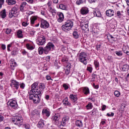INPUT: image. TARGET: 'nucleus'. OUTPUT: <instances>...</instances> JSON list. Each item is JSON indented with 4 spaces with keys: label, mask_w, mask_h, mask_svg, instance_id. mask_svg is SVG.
I'll return each mask as SVG.
<instances>
[{
    "label": "nucleus",
    "mask_w": 129,
    "mask_h": 129,
    "mask_svg": "<svg viewBox=\"0 0 129 129\" xmlns=\"http://www.w3.org/2000/svg\"><path fill=\"white\" fill-rule=\"evenodd\" d=\"M69 73H70V68H69L66 69L65 74H66V75H69Z\"/></svg>",
    "instance_id": "nucleus-37"
},
{
    "label": "nucleus",
    "mask_w": 129,
    "mask_h": 129,
    "mask_svg": "<svg viewBox=\"0 0 129 129\" xmlns=\"http://www.w3.org/2000/svg\"><path fill=\"white\" fill-rule=\"evenodd\" d=\"M114 115V113H111V114H109V113H107V116H113Z\"/></svg>",
    "instance_id": "nucleus-52"
},
{
    "label": "nucleus",
    "mask_w": 129,
    "mask_h": 129,
    "mask_svg": "<svg viewBox=\"0 0 129 129\" xmlns=\"http://www.w3.org/2000/svg\"><path fill=\"white\" fill-rule=\"evenodd\" d=\"M4 4H5V0H0V9H2V7Z\"/></svg>",
    "instance_id": "nucleus-43"
},
{
    "label": "nucleus",
    "mask_w": 129,
    "mask_h": 129,
    "mask_svg": "<svg viewBox=\"0 0 129 129\" xmlns=\"http://www.w3.org/2000/svg\"><path fill=\"white\" fill-rule=\"evenodd\" d=\"M106 15L107 17H113L114 16V10L111 9L106 10Z\"/></svg>",
    "instance_id": "nucleus-10"
},
{
    "label": "nucleus",
    "mask_w": 129,
    "mask_h": 129,
    "mask_svg": "<svg viewBox=\"0 0 129 129\" xmlns=\"http://www.w3.org/2000/svg\"><path fill=\"white\" fill-rule=\"evenodd\" d=\"M12 87H14L16 89H19V82L16 81L15 80H12L11 84Z\"/></svg>",
    "instance_id": "nucleus-11"
},
{
    "label": "nucleus",
    "mask_w": 129,
    "mask_h": 129,
    "mask_svg": "<svg viewBox=\"0 0 129 129\" xmlns=\"http://www.w3.org/2000/svg\"><path fill=\"white\" fill-rule=\"evenodd\" d=\"M20 10L21 12H25L26 11V9L24 7H22L21 6L20 7Z\"/></svg>",
    "instance_id": "nucleus-51"
},
{
    "label": "nucleus",
    "mask_w": 129,
    "mask_h": 129,
    "mask_svg": "<svg viewBox=\"0 0 129 129\" xmlns=\"http://www.w3.org/2000/svg\"><path fill=\"white\" fill-rule=\"evenodd\" d=\"M45 125V124L44 123V121H40L38 122V123L37 124L38 127H43Z\"/></svg>",
    "instance_id": "nucleus-28"
},
{
    "label": "nucleus",
    "mask_w": 129,
    "mask_h": 129,
    "mask_svg": "<svg viewBox=\"0 0 129 129\" xmlns=\"http://www.w3.org/2000/svg\"><path fill=\"white\" fill-rule=\"evenodd\" d=\"M115 53L117 56H122V52H121L120 51H116Z\"/></svg>",
    "instance_id": "nucleus-34"
},
{
    "label": "nucleus",
    "mask_w": 129,
    "mask_h": 129,
    "mask_svg": "<svg viewBox=\"0 0 129 129\" xmlns=\"http://www.w3.org/2000/svg\"><path fill=\"white\" fill-rule=\"evenodd\" d=\"M2 48L3 50H6V45L2 44Z\"/></svg>",
    "instance_id": "nucleus-62"
},
{
    "label": "nucleus",
    "mask_w": 129,
    "mask_h": 129,
    "mask_svg": "<svg viewBox=\"0 0 129 129\" xmlns=\"http://www.w3.org/2000/svg\"><path fill=\"white\" fill-rule=\"evenodd\" d=\"M50 58H51V57H50V56H46V60H47V61H49Z\"/></svg>",
    "instance_id": "nucleus-63"
},
{
    "label": "nucleus",
    "mask_w": 129,
    "mask_h": 129,
    "mask_svg": "<svg viewBox=\"0 0 129 129\" xmlns=\"http://www.w3.org/2000/svg\"><path fill=\"white\" fill-rule=\"evenodd\" d=\"M41 14L42 16H46V14H45V11H43V10H41Z\"/></svg>",
    "instance_id": "nucleus-59"
},
{
    "label": "nucleus",
    "mask_w": 129,
    "mask_h": 129,
    "mask_svg": "<svg viewBox=\"0 0 129 129\" xmlns=\"http://www.w3.org/2000/svg\"><path fill=\"white\" fill-rule=\"evenodd\" d=\"M70 97L72 101L75 102L77 100V96H76V95H71L70 96Z\"/></svg>",
    "instance_id": "nucleus-25"
},
{
    "label": "nucleus",
    "mask_w": 129,
    "mask_h": 129,
    "mask_svg": "<svg viewBox=\"0 0 129 129\" xmlns=\"http://www.w3.org/2000/svg\"><path fill=\"white\" fill-rule=\"evenodd\" d=\"M7 3L9 6H13V5H16V2L15 0H7Z\"/></svg>",
    "instance_id": "nucleus-22"
},
{
    "label": "nucleus",
    "mask_w": 129,
    "mask_h": 129,
    "mask_svg": "<svg viewBox=\"0 0 129 129\" xmlns=\"http://www.w3.org/2000/svg\"><path fill=\"white\" fill-rule=\"evenodd\" d=\"M10 105L11 107H12V108H17V107H18V104L17 103V101L14 100L11 101L10 103Z\"/></svg>",
    "instance_id": "nucleus-15"
},
{
    "label": "nucleus",
    "mask_w": 129,
    "mask_h": 129,
    "mask_svg": "<svg viewBox=\"0 0 129 129\" xmlns=\"http://www.w3.org/2000/svg\"><path fill=\"white\" fill-rule=\"evenodd\" d=\"M12 32V30L11 29L7 28L6 29V34L8 35L11 34V32Z\"/></svg>",
    "instance_id": "nucleus-42"
},
{
    "label": "nucleus",
    "mask_w": 129,
    "mask_h": 129,
    "mask_svg": "<svg viewBox=\"0 0 129 129\" xmlns=\"http://www.w3.org/2000/svg\"><path fill=\"white\" fill-rule=\"evenodd\" d=\"M45 43H46V37L43 35H41L37 38V45H39V46H43V45H45Z\"/></svg>",
    "instance_id": "nucleus-7"
},
{
    "label": "nucleus",
    "mask_w": 129,
    "mask_h": 129,
    "mask_svg": "<svg viewBox=\"0 0 129 129\" xmlns=\"http://www.w3.org/2000/svg\"><path fill=\"white\" fill-rule=\"evenodd\" d=\"M60 114H55L53 118V122L56 125H59L60 124V118H61Z\"/></svg>",
    "instance_id": "nucleus-8"
},
{
    "label": "nucleus",
    "mask_w": 129,
    "mask_h": 129,
    "mask_svg": "<svg viewBox=\"0 0 129 129\" xmlns=\"http://www.w3.org/2000/svg\"><path fill=\"white\" fill-rule=\"evenodd\" d=\"M69 120V117L67 116H65L63 118H62V120L60 121L61 124L63 126L66 125V122Z\"/></svg>",
    "instance_id": "nucleus-12"
},
{
    "label": "nucleus",
    "mask_w": 129,
    "mask_h": 129,
    "mask_svg": "<svg viewBox=\"0 0 129 129\" xmlns=\"http://www.w3.org/2000/svg\"><path fill=\"white\" fill-rule=\"evenodd\" d=\"M42 113L43 114H45L46 116H50V112L46 109H43L42 110Z\"/></svg>",
    "instance_id": "nucleus-20"
},
{
    "label": "nucleus",
    "mask_w": 129,
    "mask_h": 129,
    "mask_svg": "<svg viewBox=\"0 0 129 129\" xmlns=\"http://www.w3.org/2000/svg\"><path fill=\"white\" fill-rule=\"evenodd\" d=\"M1 17L2 18V19H5L6 17H7V13L6 12V9H4L3 11H2L1 12Z\"/></svg>",
    "instance_id": "nucleus-21"
},
{
    "label": "nucleus",
    "mask_w": 129,
    "mask_h": 129,
    "mask_svg": "<svg viewBox=\"0 0 129 129\" xmlns=\"http://www.w3.org/2000/svg\"><path fill=\"white\" fill-rule=\"evenodd\" d=\"M47 6L49 9V8H51V6H52V2L49 1L47 4Z\"/></svg>",
    "instance_id": "nucleus-46"
},
{
    "label": "nucleus",
    "mask_w": 129,
    "mask_h": 129,
    "mask_svg": "<svg viewBox=\"0 0 129 129\" xmlns=\"http://www.w3.org/2000/svg\"><path fill=\"white\" fill-rule=\"evenodd\" d=\"M80 62L83 63L84 65L87 64V54L85 52H81L79 56Z\"/></svg>",
    "instance_id": "nucleus-5"
},
{
    "label": "nucleus",
    "mask_w": 129,
    "mask_h": 129,
    "mask_svg": "<svg viewBox=\"0 0 129 129\" xmlns=\"http://www.w3.org/2000/svg\"><path fill=\"white\" fill-rule=\"evenodd\" d=\"M12 120L14 124H22L23 123V118L19 116L14 117L12 118Z\"/></svg>",
    "instance_id": "nucleus-6"
},
{
    "label": "nucleus",
    "mask_w": 129,
    "mask_h": 129,
    "mask_svg": "<svg viewBox=\"0 0 129 129\" xmlns=\"http://www.w3.org/2000/svg\"><path fill=\"white\" fill-rule=\"evenodd\" d=\"M59 9H60V10H65L66 9V7H65V5H63V4H60L59 5Z\"/></svg>",
    "instance_id": "nucleus-38"
},
{
    "label": "nucleus",
    "mask_w": 129,
    "mask_h": 129,
    "mask_svg": "<svg viewBox=\"0 0 129 129\" xmlns=\"http://www.w3.org/2000/svg\"><path fill=\"white\" fill-rule=\"evenodd\" d=\"M25 128L26 129H30V124H27L25 125Z\"/></svg>",
    "instance_id": "nucleus-56"
},
{
    "label": "nucleus",
    "mask_w": 129,
    "mask_h": 129,
    "mask_svg": "<svg viewBox=\"0 0 129 129\" xmlns=\"http://www.w3.org/2000/svg\"><path fill=\"white\" fill-rule=\"evenodd\" d=\"M40 23V27L42 29H48L50 26L49 22L43 19L41 20Z\"/></svg>",
    "instance_id": "nucleus-9"
},
{
    "label": "nucleus",
    "mask_w": 129,
    "mask_h": 129,
    "mask_svg": "<svg viewBox=\"0 0 129 129\" xmlns=\"http://www.w3.org/2000/svg\"><path fill=\"white\" fill-rule=\"evenodd\" d=\"M54 45L53 43L49 42L46 46L44 48L43 47H39L38 48V52L40 55L43 54L44 53L47 55L49 54V52H51L53 49H54Z\"/></svg>",
    "instance_id": "nucleus-2"
},
{
    "label": "nucleus",
    "mask_w": 129,
    "mask_h": 129,
    "mask_svg": "<svg viewBox=\"0 0 129 129\" xmlns=\"http://www.w3.org/2000/svg\"><path fill=\"white\" fill-rule=\"evenodd\" d=\"M19 9L17 7H14L12 9V10L9 11V17L10 19H13L14 18H16V17H18L19 16Z\"/></svg>",
    "instance_id": "nucleus-4"
},
{
    "label": "nucleus",
    "mask_w": 129,
    "mask_h": 129,
    "mask_svg": "<svg viewBox=\"0 0 129 129\" xmlns=\"http://www.w3.org/2000/svg\"><path fill=\"white\" fill-rule=\"evenodd\" d=\"M128 65L124 64L123 66H122L121 69L122 71H127V70H128Z\"/></svg>",
    "instance_id": "nucleus-27"
},
{
    "label": "nucleus",
    "mask_w": 129,
    "mask_h": 129,
    "mask_svg": "<svg viewBox=\"0 0 129 129\" xmlns=\"http://www.w3.org/2000/svg\"><path fill=\"white\" fill-rule=\"evenodd\" d=\"M98 0H89V3L90 4H92V3H95V2H97Z\"/></svg>",
    "instance_id": "nucleus-53"
},
{
    "label": "nucleus",
    "mask_w": 129,
    "mask_h": 129,
    "mask_svg": "<svg viewBox=\"0 0 129 129\" xmlns=\"http://www.w3.org/2000/svg\"><path fill=\"white\" fill-rule=\"evenodd\" d=\"M11 54L13 55V56H16V55L18 54V52H17L16 50H14L12 51Z\"/></svg>",
    "instance_id": "nucleus-44"
},
{
    "label": "nucleus",
    "mask_w": 129,
    "mask_h": 129,
    "mask_svg": "<svg viewBox=\"0 0 129 129\" xmlns=\"http://www.w3.org/2000/svg\"><path fill=\"white\" fill-rule=\"evenodd\" d=\"M73 36L75 39H78L79 38V34H78V32L76 31H74L73 32Z\"/></svg>",
    "instance_id": "nucleus-23"
},
{
    "label": "nucleus",
    "mask_w": 129,
    "mask_h": 129,
    "mask_svg": "<svg viewBox=\"0 0 129 129\" xmlns=\"http://www.w3.org/2000/svg\"><path fill=\"white\" fill-rule=\"evenodd\" d=\"M46 80H51L52 81V79L51 78V77L49 75H47L46 76Z\"/></svg>",
    "instance_id": "nucleus-47"
},
{
    "label": "nucleus",
    "mask_w": 129,
    "mask_h": 129,
    "mask_svg": "<svg viewBox=\"0 0 129 129\" xmlns=\"http://www.w3.org/2000/svg\"><path fill=\"white\" fill-rule=\"evenodd\" d=\"M87 109H91L92 108V104L89 103L86 106Z\"/></svg>",
    "instance_id": "nucleus-36"
},
{
    "label": "nucleus",
    "mask_w": 129,
    "mask_h": 129,
    "mask_svg": "<svg viewBox=\"0 0 129 129\" xmlns=\"http://www.w3.org/2000/svg\"><path fill=\"white\" fill-rule=\"evenodd\" d=\"M62 87L64 88V90H67L69 88V86L66 84H63Z\"/></svg>",
    "instance_id": "nucleus-40"
},
{
    "label": "nucleus",
    "mask_w": 129,
    "mask_h": 129,
    "mask_svg": "<svg viewBox=\"0 0 129 129\" xmlns=\"http://www.w3.org/2000/svg\"><path fill=\"white\" fill-rule=\"evenodd\" d=\"M32 114H33V115H38V116H40V111L38 110H34L32 111Z\"/></svg>",
    "instance_id": "nucleus-29"
},
{
    "label": "nucleus",
    "mask_w": 129,
    "mask_h": 129,
    "mask_svg": "<svg viewBox=\"0 0 129 129\" xmlns=\"http://www.w3.org/2000/svg\"><path fill=\"white\" fill-rule=\"evenodd\" d=\"M105 108H106V106L105 105H103L102 106V110H105Z\"/></svg>",
    "instance_id": "nucleus-61"
},
{
    "label": "nucleus",
    "mask_w": 129,
    "mask_h": 129,
    "mask_svg": "<svg viewBox=\"0 0 129 129\" xmlns=\"http://www.w3.org/2000/svg\"><path fill=\"white\" fill-rule=\"evenodd\" d=\"M26 1L29 4H33V3H34V0H26Z\"/></svg>",
    "instance_id": "nucleus-55"
},
{
    "label": "nucleus",
    "mask_w": 129,
    "mask_h": 129,
    "mask_svg": "<svg viewBox=\"0 0 129 129\" xmlns=\"http://www.w3.org/2000/svg\"><path fill=\"white\" fill-rule=\"evenodd\" d=\"M59 18L57 19L58 22L59 23H62L63 22V20H64V15L63 13H60L58 14Z\"/></svg>",
    "instance_id": "nucleus-17"
},
{
    "label": "nucleus",
    "mask_w": 129,
    "mask_h": 129,
    "mask_svg": "<svg viewBox=\"0 0 129 129\" xmlns=\"http://www.w3.org/2000/svg\"><path fill=\"white\" fill-rule=\"evenodd\" d=\"M94 16L95 17H97L98 18H100L101 17V13L98 10H95L93 11Z\"/></svg>",
    "instance_id": "nucleus-16"
},
{
    "label": "nucleus",
    "mask_w": 129,
    "mask_h": 129,
    "mask_svg": "<svg viewBox=\"0 0 129 129\" xmlns=\"http://www.w3.org/2000/svg\"><path fill=\"white\" fill-rule=\"evenodd\" d=\"M108 59L109 61H112V56H108Z\"/></svg>",
    "instance_id": "nucleus-57"
},
{
    "label": "nucleus",
    "mask_w": 129,
    "mask_h": 129,
    "mask_svg": "<svg viewBox=\"0 0 129 129\" xmlns=\"http://www.w3.org/2000/svg\"><path fill=\"white\" fill-rule=\"evenodd\" d=\"M83 90L84 94H85L86 95H87V94H89L90 92L89 89L88 88L85 87L83 88Z\"/></svg>",
    "instance_id": "nucleus-24"
},
{
    "label": "nucleus",
    "mask_w": 129,
    "mask_h": 129,
    "mask_svg": "<svg viewBox=\"0 0 129 129\" xmlns=\"http://www.w3.org/2000/svg\"><path fill=\"white\" fill-rule=\"evenodd\" d=\"M34 83H36L37 84V87L39 88L38 89L41 91V93H42V92L44 89H45V84L44 83H40V85L39 86L38 85V83L35 82Z\"/></svg>",
    "instance_id": "nucleus-14"
},
{
    "label": "nucleus",
    "mask_w": 129,
    "mask_h": 129,
    "mask_svg": "<svg viewBox=\"0 0 129 129\" xmlns=\"http://www.w3.org/2000/svg\"><path fill=\"white\" fill-rule=\"evenodd\" d=\"M20 87L22 89H24V88H25V84L22 83V84H20Z\"/></svg>",
    "instance_id": "nucleus-54"
},
{
    "label": "nucleus",
    "mask_w": 129,
    "mask_h": 129,
    "mask_svg": "<svg viewBox=\"0 0 129 129\" xmlns=\"http://www.w3.org/2000/svg\"><path fill=\"white\" fill-rule=\"evenodd\" d=\"M114 94L115 96H116V97H118L119 95H120V93L118 91H115L114 93Z\"/></svg>",
    "instance_id": "nucleus-35"
},
{
    "label": "nucleus",
    "mask_w": 129,
    "mask_h": 129,
    "mask_svg": "<svg viewBox=\"0 0 129 129\" xmlns=\"http://www.w3.org/2000/svg\"><path fill=\"white\" fill-rule=\"evenodd\" d=\"M48 10L49 12H50V13L56 14V10L55 9H53L52 7H49Z\"/></svg>",
    "instance_id": "nucleus-32"
},
{
    "label": "nucleus",
    "mask_w": 129,
    "mask_h": 129,
    "mask_svg": "<svg viewBox=\"0 0 129 129\" xmlns=\"http://www.w3.org/2000/svg\"><path fill=\"white\" fill-rule=\"evenodd\" d=\"M107 38L108 39V40H109L110 39H114L113 36H112V35H109L107 36Z\"/></svg>",
    "instance_id": "nucleus-49"
},
{
    "label": "nucleus",
    "mask_w": 129,
    "mask_h": 129,
    "mask_svg": "<svg viewBox=\"0 0 129 129\" xmlns=\"http://www.w3.org/2000/svg\"><path fill=\"white\" fill-rule=\"evenodd\" d=\"M28 25H29V23H28L27 22H23L22 23V26H23V27H27V26H28Z\"/></svg>",
    "instance_id": "nucleus-50"
},
{
    "label": "nucleus",
    "mask_w": 129,
    "mask_h": 129,
    "mask_svg": "<svg viewBox=\"0 0 129 129\" xmlns=\"http://www.w3.org/2000/svg\"><path fill=\"white\" fill-rule=\"evenodd\" d=\"M73 28V22L69 20L65 23V24L61 26V29L64 32H69Z\"/></svg>",
    "instance_id": "nucleus-3"
},
{
    "label": "nucleus",
    "mask_w": 129,
    "mask_h": 129,
    "mask_svg": "<svg viewBox=\"0 0 129 129\" xmlns=\"http://www.w3.org/2000/svg\"><path fill=\"white\" fill-rule=\"evenodd\" d=\"M31 25H34L35 24V21L37 20V17L33 16L30 18Z\"/></svg>",
    "instance_id": "nucleus-26"
},
{
    "label": "nucleus",
    "mask_w": 129,
    "mask_h": 129,
    "mask_svg": "<svg viewBox=\"0 0 129 129\" xmlns=\"http://www.w3.org/2000/svg\"><path fill=\"white\" fill-rule=\"evenodd\" d=\"M124 107H125V106H121L120 107V110H121V111H124Z\"/></svg>",
    "instance_id": "nucleus-58"
},
{
    "label": "nucleus",
    "mask_w": 129,
    "mask_h": 129,
    "mask_svg": "<svg viewBox=\"0 0 129 129\" xmlns=\"http://www.w3.org/2000/svg\"><path fill=\"white\" fill-rule=\"evenodd\" d=\"M35 31H31L30 32V35H34V34H35Z\"/></svg>",
    "instance_id": "nucleus-64"
},
{
    "label": "nucleus",
    "mask_w": 129,
    "mask_h": 129,
    "mask_svg": "<svg viewBox=\"0 0 129 129\" xmlns=\"http://www.w3.org/2000/svg\"><path fill=\"white\" fill-rule=\"evenodd\" d=\"M89 12V10H88V8L86 7H83L81 9V14L82 15H87V14H88Z\"/></svg>",
    "instance_id": "nucleus-13"
},
{
    "label": "nucleus",
    "mask_w": 129,
    "mask_h": 129,
    "mask_svg": "<svg viewBox=\"0 0 129 129\" xmlns=\"http://www.w3.org/2000/svg\"><path fill=\"white\" fill-rule=\"evenodd\" d=\"M23 33L22 31L19 30L17 32V36L18 38H23V34H22Z\"/></svg>",
    "instance_id": "nucleus-31"
},
{
    "label": "nucleus",
    "mask_w": 129,
    "mask_h": 129,
    "mask_svg": "<svg viewBox=\"0 0 129 129\" xmlns=\"http://www.w3.org/2000/svg\"><path fill=\"white\" fill-rule=\"evenodd\" d=\"M116 16L117 18H119V19H120V18L122 17V14H121V13H120V11H117L116 12Z\"/></svg>",
    "instance_id": "nucleus-33"
},
{
    "label": "nucleus",
    "mask_w": 129,
    "mask_h": 129,
    "mask_svg": "<svg viewBox=\"0 0 129 129\" xmlns=\"http://www.w3.org/2000/svg\"><path fill=\"white\" fill-rule=\"evenodd\" d=\"M94 65L96 68H98L99 67V62L96 60L94 61Z\"/></svg>",
    "instance_id": "nucleus-39"
},
{
    "label": "nucleus",
    "mask_w": 129,
    "mask_h": 129,
    "mask_svg": "<svg viewBox=\"0 0 129 129\" xmlns=\"http://www.w3.org/2000/svg\"><path fill=\"white\" fill-rule=\"evenodd\" d=\"M26 47L28 50H33L34 49V46L29 44H27Z\"/></svg>",
    "instance_id": "nucleus-30"
},
{
    "label": "nucleus",
    "mask_w": 129,
    "mask_h": 129,
    "mask_svg": "<svg viewBox=\"0 0 129 129\" xmlns=\"http://www.w3.org/2000/svg\"><path fill=\"white\" fill-rule=\"evenodd\" d=\"M61 61L62 62H66V63L68 61V58L67 57H64L62 59Z\"/></svg>",
    "instance_id": "nucleus-48"
},
{
    "label": "nucleus",
    "mask_w": 129,
    "mask_h": 129,
    "mask_svg": "<svg viewBox=\"0 0 129 129\" xmlns=\"http://www.w3.org/2000/svg\"><path fill=\"white\" fill-rule=\"evenodd\" d=\"M83 3H84V2L82 1V0H77V5H78V6L83 4Z\"/></svg>",
    "instance_id": "nucleus-41"
},
{
    "label": "nucleus",
    "mask_w": 129,
    "mask_h": 129,
    "mask_svg": "<svg viewBox=\"0 0 129 129\" xmlns=\"http://www.w3.org/2000/svg\"><path fill=\"white\" fill-rule=\"evenodd\" d=\"M88 71H89V72L91 73L92 72V68L89 67L87 68Z\"/></svg>",
    "instance_id": "nucleus-60"
},
{
    "label": "nucleus",
    "mask_w": 129,
    "mask_h": 129,
    "mask_svg": "<svg viewBox=\"0 0 129 129\" xmlns=\"http://www.w3.org/2000/svg\"><path fill=\"white\" fill-rule=\"evenodd\" d=\"M31 88L30 93L29 95V98L34 103H39L41 101L40 97L38 96L41 94V90L39 89V87L37 86L36 83H33L31 86Z\"/></svg>",
    "instance_id": "nucleus-1"
},
{
    "label": "nucleus",
    "mask_w": 129,
    "mask_h": 129,
    "mask_svg": "<svg viewBox=\"0 0 129 129\" xmlns=\"http://www.w3.org/2000/svg\"><path fill=\"white\" fill-rule=\"evenodd\" d=\"M26 5H27V3H26V2H23V3H22L21 4V5H20V7L25 8V7H26Z\"/></svg>",
    "instance_id": "nucleus-45"
},
{
    "label": "nucleus",
    "mask_w": 129,
    "mask_h": 129,
    "mask_svg": "<svg viewBox=\"0 0 129 129\" xmlns=\"http://www.w3.org/2000/svg\"><path fill=\"white\" fill-rule=\"evenodd\" d=\"M63 104L67 106H71V103L68 101V98H66L62 101Z\"/></svg>",
    "instance_id": "nucleus-18"
},
{
    "label": "nucleus",
    "mask_w": 129,
    "mask_h": 129,
    "mask_svg": "<svg viewBox=\"0 0 129 129\" xmlns=\"http://www.w3.org/2000/svg\"><path fill=\"white\" fill-rule=\"evenodd\" d=\"M75 124L79 127H82V126H83V123H82V121L80 120H77L76 121Z\"/></svg>",
    "instance_id": "nucleus-19"
}]
</instances>
